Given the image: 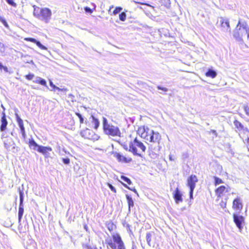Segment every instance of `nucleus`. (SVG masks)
<instances>
[{"label": "nucleus", "mask_w": 249, "mask_h": 249, "mask_svg": "<svg viewBox=\"0 0 249 249\" xmlns=\"http://www.w3.org/2000/svg\"><path fill=\"white\" fill-rule=\"evenodd\" d=\"M103 127L105 134L112 137H121V132L119 128L109 124L105 117H103Z\"/></svg>", "instance_id": "1"}, {"label": "nucleus", "mask_w": 249, "mask_h": 249, "mask_svg": "<svg viewBox=\"0 0 249 249\" xmlns=\"http://www.w3.org/2000/svg\"><path fill=\"white\" fill-rule=\"evenodd\" d=\"M28 144L31 149L41 153L45 158H51L50 152L52 151V148L51 147L40 145L33 138L29 139Z\"/></svg>", "instance_id": "2"}, {"label": "nucleus", "mask_w": 249, "mask_h": 249, "mask_svg": "<svg viewBox=\"0 0 249 249\" xmlns=\"http://www.w3.org/2000/svg\"><path fill=\"white\" fill-rule=\"evenodd\" d=\"M247 28V23L239 20L233 33V37L236 41L241 43L243 42V37L246 35Z\"/></svg>", "instance_id": "3"}, {"label": "nucleus", "mask_w": 249, "mask_h": 249, "mask_svg": "<svg viewBox=\"0 0 249 249\" xmlns=\"http://www.w3.org/2000/svg\"><path fill=\"white\" fill-rule=\"evenodd\" d=\"M147 136L145 138V140L152 142L154 143H157L158 146L157 147H155L153 149L156 151H159L160 150V147L159 145L160 141L161 140V135L158 132H155L152 129H147Z\"/></svg>", "instance_id": "4"}, {"label": "nucleus", "mask_w": 249, "mask_h": 249, "mask_svg": "<svg viewBox=\"0 0 249 249\" xmlns=\"http://www.w3.org/2000/svg\"><path fill=\"white\" fill-rule=\"evenodd\" d=\"M129 151L132 152L134 155L142 157V155L140 153L138 152L137 147H138L142 150V152H144L146 150V147L142 142L139 141L136 138L133 141L130 142L129 145Z\"/></svg>", "instance_id": "5"}, {"label": "nucleus", "mask_w": 249, "mask_h": 249, "mask_svg": "<svg viewBox=\"0 0 249 249\" xmlns=\"http://www.w3.org/2000/svg\"><path fill=\"white\" fill-rule=\"evenodd\" d=\"M112 238L115 243L110 242L108 245L112 249H125L122 238L118 233L112 234Z\"/></svg>", "instance_id": "6"}, {"label": "nucleus", "mask_w": 249, "mask_h": 249, "mask_svg": "<svg viewBox=\"0 0 249 249\" xmlns=\"http://www.w3.org/2000/svg\"><path fill=\"white\" fill-rule=\"evenodd\" d=\"M39 13H37V10H35L34 15H37V17L41 20L44 21L46 23L49 22L51 18L52 12L51 10L48 8H44L39 9Z\"/></svg>", "instance_id": "7"}, {"label": "nucleus", "mask_w": 249, "mask_h": 249, "mask_svg": "<svg viewBox=\"0 0 249 249\" xmlns=\"http://www.w3.org/2000/svg\"><path fill=\"white\" fill-rule=\"evenodd\" d=\"M216 26L223 32H231L229 20L226 18H219L217 21Z\"/></svg>", "instance_id": "8"}, {"label": "nucleus", "mask_w": 249, "mask_h": 249, "mask_svg": "<svg viewBox=\"0 0 249 249\" xmlns=\"http://www.w3.org/2000/svg\"><path fill=\"white\" fill-rule=\"evenodd\" d=\"M4 144L5 147L7 150H11L14 153L18 151V149L16 147V144L12 138H7L4 141Z\"/></svg>", "instance_id": "9"}, {"label": "nucleus", "mask_w": 249, "mask_h": 249, "mask_svg": "<svg viewBox=\"0 0 249 249\" xmlns=\"http://www.w3.org/2000/svg\"><path fill=\"white\" fill-rule=\"evenodd\" d=\"M23 193L20 191L19 192V209H18V221L20 222L21 220V218L22 217L23 213H24V208H23Z\"/></svg>", "instance_id": "10"}, {"label": "nucleus", "mask_w": 249, "mask_h": 249, "mask_svg": "<svg viewBox=\"0 0 249 249\" xmlns=\"http://www.w3.org/2000/svg\"><path fill=\"white\" fill-rule=\"evenodd\" d=\"M198 181L196 175H192L187 179V186L190 189L194 190L196 187V183Z\"/></svg>", "instance_id": "11"}, {"label": "nucleus", "mask_w": 249, "mask_h": 249, "mask_svg": "<svg viewBox=\"0 0 249 249\" xmlns=\"http://www.w3.org/2000/svg\"><path fill=\"white\" fill-rule=\"evenodd\" d=\"M233 221L237 227L241 230L242 228V224L244 222V217L241 215L233 214Z\"/></svg>", "instance_id": "12"}, {"label": "nucleus", "mask_w": 249, "mask_h": 249, "mask_svg": "<svg viewBox=\"0 0 249 249\" xmlns=\"http://www.w3.org/2000/svg\"><path fill=\"white\" fill-rule=\"evenodd\" d=\"M174 198L177 203L182 202V194L178 188H177L173 193Z\"/></svg>", "instance_id": "13"}, {"label": "nucleus", "mask_w": 249, "mask_h": 249, "mask_svg": "<svg viewBox=\"0 0 249 249\" xmlns=\"http://www.w3.org/2000/svg\"><path fill=\"white\" fill-rule=\"evenodd\" d=\"M1 125L0 126V130L1 131H4L6 129L8 124V122L7 119L6 118V114L4 112L2 113V116L0 120Z\"/></svg>", "instance_id": "14"}, {"label": "nucleus", "mask_w": 249, "mask_h": 249, "mask_svg": "<svg viewBox=\"0 0 249 249\" xmlns=\"http://www.w3.org/2000/svg\"><path fill=\"white\" fill-rule=\"evenodd\" d=\"M229 189H230V187L228 186L227 187H226V186H223V185L221 186L216 189V190H215L216 195L218 197H221V195L223 194V193L224 192H229L230 191Z\"/></svg>", "instance_id": "15"}, {"label": "nucleus", "mask_w": 249, "mask_h": 249, "mask_svg": "<svg viewBox=\"0 0 249 249\" xmlns=\"http://www.w3.org/2000/svg\"><path fill=\"white\" fill-rule=\"evenodd\" d=\"M243 205L241 202L240 198L237 197L234 199L233 201L232 208L235 210H241L242 209Z\"/></svg>", "instance_id": "16"}, {"label": "nucleus", "mask_w": 249, "mask_h": 249, "mask_svg": "<svg viewBox=\"0 0 249 249\" xmlns=\"http://www.w3.org/2000/svg\"><path fill=\"white\" fill-rule=\"evenodd\" d=\"M147 129H149V128L147 126H144L141 127L139 128L137 132L139 135H141L142 138H143L145 139L147 134L146 133L147 130Z\"/></svg>", "instance_id": "17"}, {"label": "nucleus", "mask_w": 249, "mask_h": 249, "mask_svg": "<svg viewBox=\"0 0 249 249\" xmlns=\"http://www.w3.org/2000/svg\"><path fill=\"white\" fill-rule=\"evenodd\" d=\"M116 158L119 161H122L125 163H128L132 160L131 158L127 159L124 156L121 155L120 153H117Z\"/></svg>", "instance_id": "18"}, {"label": "nucleus", "mask_w": 249, "mask_h": 249, "mask_svg": "<svg viewBox=\"0 0 249 249\" xmlns=\"http://www.w3.org/2000/svg\"><path fill=\"white\" fill-rule=\"evenodd\" d=\"M206 76L210 77L212 78H215L217 75V72L215 71L213 69H209L208 71L206 72Z\"/></svg>", "instance_id": "19"}, {"label": "nucleus", "mask_w": 249, "mask_h": 249, "mask_svg": "<svg viewBox=\"0 0 249 249\" xmlns=\"http://www.w3.org/2000/svg\"><path fill=\"white\" fill-rule=\"evenodd\" d=\"M18 123V125L20 128L21 133L22 134V136L23 138L25 139L26 138V133H25V128L24 127L23 121H20Z\"/></svg>", "instance_id": "20"}, {"label": "nucleus", "mask_w": 249, "mask_h": 249, "mask_svg": "<svg viewBox=\"0 0 249 249\" xmlns=\"http://www.w3.org/2000/svg\"><path fill=\"white\" fill-rule=\"evenodd\" d=\"M106 226L110 232L116 228V225L111 221H107L106 223Z\"/></svg>", "instance_id": "21"}, {"label": "nucleus", "mask_w": 249, "mask_h": 249, "mask_svg": "<svg viewBox=\"0 0 249 249\" xmlns=\"http://www.w3.org/2000/svg\"><path fill=\"white\" fill-rule=\"evenodd\" d=\"M125 196L128 205V211L130 212L131 208L133 207L134 205V201L132 197L128 195H126Z\"/></svg>", "instance_id": "22"}, {"label": "nucleus", "mask_w": 249, "mask_h": 249, "mask_svg": "<svg viewBox=\"0 0 249 249\" xmlns=\"http://www.w3.org/2000/svg\"><path fill=\"white\" fill-rule=\"evenodd\" d=\"M153 234V232H147L146 234V242L149 247L151 246V242Z\"/></svg>", "instance_id": "23"}, {"label": "nucleus", "mask_w": 249, "mask_h": 249, "mask_svg": "<svg viewBox=\"0 0 249 249\" xmlns=\"http://www.w3.org/2000/svg\"><path fill=\"white\" fill-rule=\"evenodd\" d=\"M50 86L53 88L54 89H56L58 91H63V92H66L68 89L66 88H63L61 89L59 88L58 87H56L55 85H54L52 81H50Z\"/></svg>", "instance_id": "24"}, {"label": "nucleus", "mask_w": 249, "mask_h": 249, "mask_svg": "<svg viewBox=\"0 0 249 249\" xmlns=\"http://www.w3.org/2000/svg\"><path fill=\"white\" fill-rule=\"evenodd\" d=\"M91 118H92V123L94 125V128L97 129L99 126V125H100V122L99 121V120L96 118L94 116H91Z\"/></svg>", "instance_id": "25"}, {"label": "nucleus", "mask_w": 249, "mask_h": 249, "mask_svg": "<svg viewBox=\"0 0 249 249\" xmlns=\"http://www.w3.org/2000/svg\"><path fill=\"white\" fill-rule=\"evenodd\" d=\"M56 152L59 153L60 155L63 156L66 153V151L64 148H62L61 150V146L57 144L56 145Z\"/></svg>", "instance_id": "26"}, {"label": "nucleus", "mask_w": 249, "mask_h": 249, "mask_svg": "<svg viewBox=\"0 0 249 249\" xmlns=\"http://www.w3.org/2000/svg\"><path fill=\"white\" fill-rule=\"evenodd\" d=\"M213 178L214 179V185L215 186L223 183V180L221 178H220L216 176H214Z\"/></svg>", "instance_id": "27"}, {"label": "nucleus", "mask_w": 249, "mask_h": 249, "mask_svg": "<svg viewBox=\"0 0 249 249\" xmlns=\"http://www.w3.org/2000/svg\"><path fill=\"white\" fill-rule=\"evenodd\" d=\"M121 183H122V184H123V185L124 187H125V188H127L128 189H129V190H131V191H133V192H134L136 194H137V195L138 196H139V195H138V192H137V191L136 189L135 188H131V187H128V186L126 184L124 183H123V182H121Z\"/></svg>", "instance_id": "28"}, {"label": "nucleus", "mask_w": 249, "mask_h": 249, "mask_svg": "<svg viewBox=\"0 0 249 249\" xmlns=\"http://www.w3.org/2000/svg\"><path fill=\"white\" fill-rule=\"evenodd\" d=\"M121 178L122 179H123L124 181L125 182H126L129 185H130L132 183L131 180L128 178H127L124 176H123V175L121 176Z\"/></svg>", "instance_id": "29"}, {"label": "nucleus", "mask_w": 249, "mask_h": 249, "mask_svg": "<svg viewBox=\"0 0 249 249\" xmlns=\"http://www.w3.org/2000/svg\"><path fill=\"white\" fill-rule=\"evenodd\" d=\"M0 21L3 23V24L6 28H7V29L9 28V26L7 21L3 17L0 16Z\"/></svg>", "instance_id": "30"}, {"label": "nucleus", "mask_w": 249, "mask_h": 249, "mask_svg": "<svg viewBox=\"0 0 249 249\" xmlns=\"http://www.w3.org/2000/svg\"><path fill=\"white\" fill-rule=\"evenodd\" d=\"M234 124L237 128H240L241 129L243 128V124L237 120L234 122Z\"/></svg>", "instance_id": "31"}, {"label": "nucleus", "mask_w": 249, "mask_h": 249, "mask_svg": "<svg viewBox=\"0 0 249 249\" xmlns=\"http://www.w3.org/2000/svg\"><path fill=\"white\" fill-rule=\"evenodd\" d=\"M126 14L124 12H122L119 14V19L122 21H124L126 19Z\"/></svg>", "instance_id": "32"}, {"label": "nucleus", "mask_w": 249, "mask_h": 249, "mask_svg": "<svg viewBox=\"0 0 249 249\" xmlns=\"http://www.w3.org/2000/svg\"><path fill=\"white\" fill-rule=\"evenodd\" d=\"M35 44H36V45L38 47H39L40 49H42V50H47V47H46L45 46L43 45L40 41H38V40H36V42L35 43Z\"/></svg>", "instance_id": "33"}, {"label": "nucleus", "mask_w": 249, "mask_h": 249, "mask_svg": "<svg viewBox=\"0 0 249 249\" xmlns=\"http://www.w3.org/2000/svg\"><path fill=\"white\" fill-rule=\"evenodd\" d=\"M243 108L246 115L249 116V104L244 105Z\"/></svg>", "instance_id": "34"}, {"label": "nucleus", "mask_w": 249, "mask_h": 249, "mask_svg": "<svg viewBox=\"0 0 249 249\" xmlns=\"http://www.w3.org/2000/svg\"><path fill=\"white\" fill-rule=\"evenodd\" d=\"M75 114L79 118L80 124L84 123V118L82 117V115L78 112H76Z\"/></svg>", "instance_id": "35"}, {"label": "nucleus", "mask_w": 249, "mask_h": 249, "mask_svg": "<svg viewBox=\"0 0 249 249\" xmlns=\"http://www.w3.org/2000/svg\"><path fill=\"white\" fill-rule=\"evenodd\" d=\"M39 84L48 87L47 86L46 81L45 79H44L42 78H40V79H39Z\"/></svg>", "instance_id": "36"}, {"label": "nucleus", "mask_w": 249, "mask_h": 249, "mask_svg": "<svg viewBox=\"0 0 249 249\" xmlns=\"http://www.w3.org/2000/svg\"><path fill=\"white\" fill-rule=\"evenodd\" d=\"M6 2L10 5L16 7L17 4L13 0H6Z\"/></svg>", "instance_id": "37"}, {"label": "nucleus", "mask_w": 249, "mask_h": 249, "mask_svg": "<svg viewBox=\"0 0 249 249\" xmlns=\"http://www.w3.org/2000/svg\"><path fill=\"white\" fill-rule=\"evenodd\" d=\"M122 10V8L121 7H117L113 11L114 15H116L117 14L120 13Z\"/></svg>", "instance_id": "38"}, {"label": "nucleus", "mask_w": 249, "mask_h": 249, "mask_svg": "<svg viewBox=\"0 0 249 249\" xmlns=\"http://www.w3.org/2000/svg\"><path fill=\"white\" fill-rule=\"evenodd\" d=\"M35 77V75L33 73H29V74L26 75L25 77L29 80H31Z\"/></svg>", "instance_id": "39"}, {"label": "nucleus", "mask_w": 249, "mask_h": 249, "mask_svg": "<svg viewBox=\"0 0 249 249\" xmlns=\"http://www.w3.org/2000/svg\"><path fill=\"white\" fill-rule=\"evenodd\" d=\"M62 161L65 164H69L70 163V160L69 158H63Z\"/></svg>", "instance_id": "40"}, {"label": "nucleus", "mask_w": 249, "mask_h": 249, "mask_svg": "<svg viewBox=\"0 0 249 249\" xmlns=\"http://www.w3.org/2000/svg\"><path fill=\"white\" fill-rule=\"evenodd\" d=\"M84 9L87 13L91 14L93 12L92 10L89 7H85Z\"/></svg>", "instance_id": "41"}, {"label": "nucleus", "mask_w": 249, "mask_h": 249, "mask_svg": "<svg viewBox=\"0 0 249 249\" xmlns=\"http://www.w3.org/2000/svg\"><path fill=\"white\" fill-rule=\"evenodd\" d=\"M108 186L112 192H113L115 193H116V190L112 185H111L110 183H108Z\"/></svg>", "instance_id": "42"}, {"label": "nucleus", "mask_w": 249, "mask_h": 249, "mask_svg": "<svg viewBox=\"0 0 249 249\" xmlns=\"http://www.w3.org/2000/svg\"><path fill=\"white\" fill-rule=\"evenodd\" d=\"M157 88L158 89H160V90H163V91L164 92H166L168 90V89H167L166 88H164V87H162L160 86H158L157 87Z\"/></svg>", "instance_id": "43"}, {"label": "nucleus", "mask_w": 249, "mask_h": 249, "mask_svg": "<svg viewBox=\"0 0 249 249\" xmlns=\"http://www.w3.org/2000/svg\"><path fill=\"white\" fill-rule=\"evenodd\" d=\"M26 40L27 41H29L30 42H32L33 43H35L36 42V39L35 38H27L26 39Z\"/></svg>", "instance_id": "44"}, {"label": "nucleus", "mask_w": 249, "mask_h": 249, "mask_svg": "<svg viewBox=\"0 0 249 249\" xmlns=\"http://www.w3.org/2000/svg\"><path fill=\"white\" fill-rule=\"evenodd\" d=\"M126 227L127 228V230L129 233H132V231L130 229V226L128 224H126Z\"/></svg>", "instance_id": "45"}, {"label": "nucleus", "mask_w": 249, "mask_h": 249, "mask_svg": "<svg viewBox=\"0 0 249 249\" xmlns=\"http://www.w3.org/2000/svg\"><path fill=\"white\" fill-rule=\"evenodd\" d=\"M78 174H79V176L83 175L85 174V171L81 168H79V172L78 173Z\"/></svg>", "instance_id": "46"}, {"label": "nucleus", "mask_w": 249, "mask_h": 249, "mask_svg": "<svg viewBox=\"0 0 249 249\" xmlns=\"http://www.w3.org/2000/svg\"><path fill=\"white\" fill-rule=\"evenodd\" d=\"M41 77H36L35 79V80H33V82L35 83H38L39 84V79H40Z\"/></svg>", "instance_id": "47"}, {"label": "nucleus", "mask_w": 249, "mask_h": 249, "mask_svg": "<svg viewBox=\"0 0 249 249\" xmlns=\"http://www.w3.org/2000/svg\"><path fill=\"white\" fill-rule=\"evenodd\" d=\"M16 117L18 123L22 121V120L20 118L18 114H16Z\"/></svg>", "instance_id": "48"}, {"label": "nucleus", "mask_w": 249, "mask_h": 249, "mask_svg": "<svg viewBox=\"0 0 249 249\" xmlns=\"http://www.w3.org/2000/svg\"><path fill=\"white\" fill-rule=\"evenodd\" d=\"M220 206L223 208H224L226 207V202H224V201H222L220 204Z\"/></svg>", "instance_id": "49"}, {"label": "nucleus", "mask_w": 249, "mask_h": 249, "mask_svg": "<svg viewBox=\"0 0 249 249\" xmlns=\"http://www.w3.org/2000/svg\"><path fill=\"white\" fill-rule=\"evenodd\" d=\"M83 249H92L90 246H89L87 245H83Z\"/></svg>", "instance_id": "50"}, {"label": "nucleus", "mask_w": 249, "mask_h": 249, "mask_svg": "<svg viewBox=\"0 0 249 249\" xmlns=\"http://www.w3.org/2000/svg\"><path fill=\"white\" fill-rule=\"evenodd\" d=\"M193 191H194V190L190 189L189 195H190V198L191 199L193 198Z\"/></svg>", "instance_id": "51"}, {"label": "nucleus", "mask_w": 249, "mask_h": 249, "mask_svg": "<svg viewBox=\"0 0 249 249\" xmlns=\"http://www.w3.org/2000/svg\"><path fill=\"white\" fill-rule=\"evenodd\" d=\"M3 69V70L6 72H8V68L6 66H3V67L2 68Z\"/></svg>", "instance_id": "52"}, {"label": "nucleus", "mask_w": 249, "mask_h": 249, "mask_svg": "<svg viewBox=\"0 0 249 249\" xmlns=\"http://www.w3.org/2000/svg\"><path fill=\"white\" fill-rule=\"evenodd\" d=\"M124 148L126 150V151H129V146H127L126 145H124Z\"/></svg>", "instance_id": "53"}, {"label": "nucleus", "mask_w": 249, "mask_h": 249, "mask_svg": "<svg viewBox=\"0 0 249 249\" xmlns=\"http://www.w3.org/2000/svg\"><path fill=\"white\" fill-rule=\"evenodd\" d=\"M247 31L246 35H247V38L249 40V28L248 29L247 28Z\"/></svg>", "instance_id": "54"}, {"label": "nucleus", "mask_w": 249, "mask_h": 249, "mask_svg": "<svg viewBox=\"0 0 249 249\" xmlns=\"http://www.w3.org/2000/svg\"><path fill=\"white\" fill-rule=\"evenodd\" d=\"M134 2L136 3H139V4H143V5H147V4H146V3H143V2H137V1H134ZM147 5H148L147 4Z\"/></svg>", "instance_id": "55"}, {"label": "nucleus", "mask_w": 249, "mask_h": 249, "mask_svg": "<svg viewBox=\"0 0 249 249\" xmlns=\"http://www.w3.org/2000/svg\"><path fill=\"white\" fill-rule=\"evenodd\" d=\"M169 160H170L171 161H173V160H174V159L173 158L172 156L171 155H169Z\"/></svg>", "instance_id": "56"}, {"label": "nucleus", "mask_w": 249, "mask_h": 249, "mask_svg": "<svg viewBox=\"0 0 249 249\" xmlns=\"http://www.w3.org/2000/svg\"><path fill=\"white\" fill-rule=\"evenodd\" d=\"M2 67H3L2 64L1 63H0V69H2Z\"/></svg>", "instance_id": "57"}, {"label": "nucleus", "mask_w": 249, "mask_h": 249, "mask_svg": "<svg viewBox=\"0 0 249 249\" xmlns=\"http://www.w3.org/2000/svg\"><path fill=\"white\" fill-rule=\"evenodd\" d=\"M213 134H215L216 133V131H215V130H213Z\"/></svg>", "instance_id": "58"}, {"label": "nucleus", "mask_w": 249, "mask_h": 249, "mask_svg": "<svg viewBox=\"0 0 249 249\" xmlns=\"http://www.w3.org/2000/svg\"><path fill=\"white\" fill-rule=\"evenodd\" d=\"M1 107L3 109V110H5V108L2 105H1Z\"/></svg>", "instance_id": "59"}, {"label": "nucleus", "mask_w": 249, "mask_h": 249, "mask_svg": "<svg viewBox=\"0 0 249 249\" xmlns=\"http://www.w3.org/2000/svg\"><path fill=\"white\" fill-rule=\"evenodd\" d=\"M165 1H166V3H168V1H169V0H165Z\"/></svg>", "instance_id": "60"}, {"label": "nucleus", "mask_w": 249, "mask_h": 249, "mask_svg": "<svg viewBox=\"0 0 249 249\" xmlns=\"http://www.w3.org/2000/svg\"><path fill=\"white\" fill-rule=\"evenodd\" d=\"M134 248H136V246H134L133 245V246L132 249H134Z\"/></svg>", "instance_id": "61"}]
</instances>
